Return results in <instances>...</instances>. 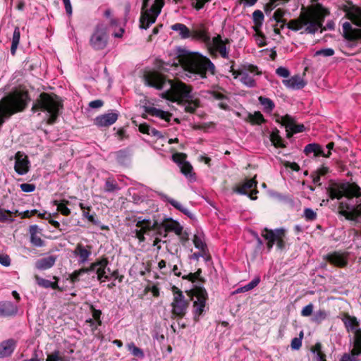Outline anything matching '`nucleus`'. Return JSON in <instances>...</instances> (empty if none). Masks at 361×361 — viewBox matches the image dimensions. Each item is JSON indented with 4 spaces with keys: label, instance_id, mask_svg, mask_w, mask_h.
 I'll return each mask as SVG.
<instances>
[{
    "label": "nucleus",
    "instance_id": "27",
    "mask_svg": "<svg viewBox=\"0 0 361 361\" xmlns=\"http://www.w3.org/2000/svg\"><path fill=\"white\" fill-rule=\"evenodd\" d=\"M56 259V257L54 255H49L39 259L37 260L35 264V268L39 270H46L50 269L54 265Z\"/></svg>",
    "mask_w": 361,
    "mask_h": 361
},
{
    "label": "nucleus",
    "instance_id": "61",
    "mask_svg": "<svg viewBox=\"0 0 361 361\" xmlns=\"http://www.w3.org/2000/svg\"><path fill=\"white\" fill-rule=\"evenodd\" d=\"M329 171V169L327 166H322L319 169H317V185H321V183H319V176H325L327 174Z\"/></svg>",
    "mask_w": 361,
    "mask_h": 361
},
{
    "label": "nucleus",
    "instance_id": "6",
    "mask_svg": "<svg viewBox=\"0 0 361 361\" xmlns=\"http://www.w3.org/2000/svg\"><path fill=\"white\" fill-rule=\"evenodd\" d=\"M287 27L293 31L313 34L316 32V8L302 11L296 19L290 20Z\"/></svg>",
    "mask_w": 361,
    "mask_h": 361
},
{
    "label": "nucleus",
    "instance_id": "8",
    "mask_svg": "<svg viewBox=\"0 0 361 361\" xmlns=\"http://www.w3.org/2000/svg\"><path fill=\"white\" fill-rule=\"evenodd\" d=\"M188 295L193 300V312L195 319L197 320L199 317L204 311L208 295L206 290L199 284L194 285L193 288L188 292Z\"/></svg>",
    "mask_w": 361,
    "mask_h": 361
},
{
    "label": "nucleus",
    "instance_id": "23",
    "mask_svg": "<svg viewBox=\"0 0 361 361\" xmlns=\"http://www.w3.org/2000/svg\"><path fill=\"white\" fill-rule=\"evenodd\" d=\"M281 120L282 124L286 128L288 137H290L293 133L302 132L304 129L303 125H296L294 119L288 115L282 117Z\"/></svg>",
    "mask_w": 361,
    "mask_h": 361
},
{
    "label": "nucleus",
    "instance_id": "38",
    "mask_svg": "<svg viewBox=\"0 0 361 361\" xmlns=\"http://www.w3.org/2000/svg\"><path fill=\"white\" fill-rule=\"evenodd\" d=\"M193 243L195 247L202 251V252H205L207 250V245L204 242V236L201 234H195L193 237Z\"/></svg>",
    "mask_w": 361,
    "mask_h": 361
},
{
    "label": "nucleus",
    "instance_id": "36",
    "mask_svg": "<svg viewBox=\"0 0 361 361\" xmlns=\"http://www.w3.org/2000/svg\"><path fill=\"white\" fill-rule=\"evenodd\" d=\"M145 111L151 116L159 117L167 121H169L171 117V114L169 112L163 111L161 109L153 106L146 107Z\"/></svg>",
    "mask_w": 361,
    "mask_h": 361
},
{
    "label": "nucleus",
    "instance_id": "9",
    "mask_svg": "<svg viewBox=\"0 0 361 361\" xmlns=\"http://www.w3.org/2000/svg\"><path fill=\"white\" fill-rule=\"evenodd\" d=\"M164 4V0H155L154 4L148 10L147 6L143 9L142 6V13L140 19V27L141 29H147L150 25L153 24L157 19V17L161 12V8Z\"/></svg>",
    "mask_w": 361,
    "mask_h": 361
},
{
    "label": "nucleus",
    "instance_id": "39",
    "mask_svg": "<svg viewBox=\"0 0 361 361\" xmlns=\"http://www.w3.org/2000/svg\"><path fill=\"white\" fill-rule=\"evenodd\" d=\"M334 143L333 142H329L324 149L322 145L317 144V157L322 156L324 157H329L331 154V150L333 149Z\"/></svg>",
    "mask_w": 361,
    "mask_h": 361
},
{
    "label": "nucleus",
    "instance_id": "15",
    "mask_svg": "<svg viewBox=\"0 0 361 361\" xmlns=\"http://www.w3.org/2000/svg\"><path fill=\"white\" fill-rule=\"evenodd\" d=\"M250 73L253 75H260L261 72L258 71L257 67L253 65L249 64L243 66V71L240 73L241 74L240 80L245 86L254 87L256 86V82L252 76L250 75Z\"/></svg>",
    "mask_w": 361,
    "mask_h": 361
},
{
    "label": "nucleus",
    "instance_id": "1",
    "mask_svg": "<svg viewBox=\"0 0 361 361\" xmlns=\"http://www.w3.org/2000/svg\"><path fill=\"white\" fill-rule=\"evenodd\" d=\"M176 55L172 61L163 62L160 68L164 71H168V66L177 68L180 66L185 71V75L192 80L207 78V73L215 74L214 64L209 58L199 52L178 48Z\"/></svg>",
    "mask_w": 361,
    "mask_h": 361
},
{
    "label": "nucleus",
    "instance_id": "45",
    "mask_svg": "<svg viewBox=\"0 0 361 361\" xmlns=\"http://www.w3.org/2000/svg\"><path fill=\"white\" fill-rule=\"evenodd\" d=\"M119 190L118 184L114 179L108 178L105 182L104 191L111 192Z\"/></svg>",
    "mask_w": 361,
    "mask_h": 361
},
{
    "label": "nucleus",
    "instance_id": "31",
    "mask_svg": "<svg viewBox=\"0 0 361 361\" xmlns=\"http://www.w3.org/2000/svg\"><path fill=\"white\" fill-rule=\"evenodd\" d=\"M163 199L164 201L169 202L170 204H171L174 208H176L177 210L181 212L185 215L188 216L190 219H193L195 218V216L186 207H185L180 202L169 197L166 195L163 196Z\"/></svg>",
    "mask_w": 361,
    "mask_h": 361
},
{
    "label": "nucleus",
    "instance_id": "44",
    "mask_svg": "<svg viewBox=\"0 0 361 361\" xmlns=\"http://www.w3.org/2000/svg\"><path fill=\"white\" fill-rule=\"evenodd\" d=\"M248 118L250 122L252 124H261L265 121L263 115L259 111L249 114Z\"/></svg>",
    "mask_w": 361,
    "mask_h": 361
},
{
    "label": "nucleus",
    "instance_id": "63",
    "mask_svg": "<svg viewBox=\"0 0 361 361\" xmlns=\"http://www.w3.org/2000/svg\"><path fill=\"white\" fill-rule=\"evenodd\" d=\"M304 152L306 154H309L311 152L314 153V155L316 156V143H311L307 145L304 149Z\"/></svg>",
    "mask_w": 361,
    "mask_h": 361
},
{
    "label": "nucleus",
    "instance_id": "56",
    "mask_svg": "<svg viewBox=\"0 0 361 361\" xmlns=\"http://www.w3.org/2000/svg\"><path fill=\"white\" fill-rule=\"evenodd\" d=\"M334 54V50L331 48H326L317 50V56H331Z\"/></svg>",
    "mask_w": 361,
    "mask_h": 361
},
{
    "label": "nucleus",
    "instance_id": "42",
    "mask_svg": "<svg viewBox=\"0 0 361 361\" xmlns=\"http://www.w3.org/2000/svg\"><path fill=\"white\" fill-rule=\"evenodd\" d=\"M54 205L57 206V210L64 216H68L71 214V210L66 207V204H68V201L62 200L61 202H59L57 200L54 201Z\"/></svg>",
    "mask_w": 361,
    "mask_h": 361
},
{
    "label": "nucleus",
    "instance_id": "48",
    "mask_svg": "<svg viewBox=\"0 0 361 361\" xmlns=\"http://www.w3.org/2000/svg\"><path fill=\"white\" fill-rule=\"evenodd\" d=\"M179 167L180 169V171L182 172V173L184 174L185 176L190 177L192 176V166L188 161L183 163V164H182Z\"/></svg>",
    "mask_w": 361,
    "mask_h": 361
},
{
    "label": "nucleus",
    "instance_id": "35",
    "mask_svg": "<svg viewBox=\"0 0 361 361\" xmlns=\"http://www.w3.org/2000/svg\"><path fill=\"white\" fill-rule=\"evenodd\" d=\"M35 279L37 284L41 287H43L45 288H51L54 290H56V289L61 290V288L58 286L59 278L56 276L53 277V279L55 280L54 282H52L47 279H44L37 275H36L35 276Z\"/></svg>",
    "mask_w": 361,
    "mask_h": 361
},
{
    "label": "nucleus",
    "instance_id": "29",
    "mask_svg": "<svg viewBox=\"0 0 361 361\" xmlns=\"http://www.w3.org/2000/svg\"><path fill=\"white\" fill-rule=\"evenodd\" d=\"M16 347V342L13 339L4 341L0 343V357L10 356Z\"/></svg>",
    "mask_w": 361,
    "mask_h": 361
},
{
    "label": "nucleus",
    "instance_id": "52",
    "mask_svg": "<svg viewBox=\"0 0 361 361\" xmlns=\"http://www.w3.org/2000/svg\"><path fill=\"white\" fill-rule=\"evenodd\" d=\"M47 361H63V359L59 350H54L47 355Z\"/></svg>",
    "mask_w": 361,
    "mask_h": 361
},
{
    "label": "nucleus",
    "instance_id": "32",
    "mask_svg": "<svg viewBox=\"0 0 361 361\" xmlns=\"http://www.w3.org/2000/svg\"><path fill=\"white\" fill-rule=\"evenodd\" d=\"M163 199L164 201L169 202L170 204H171L174 208H176L177 210L181 212L185 215L188 216L190 219H193L195 218V216L186 207H185L180 202L169 197L166 195L163 196Z\"/></svg>",
    "mask_w": 361,
    "mask_h": 361
},
{
    "label": "nucleus",
    "instance_id": "34",
    "mask_svg": "<svg viewBox=\"0 0 361 361\" xmlns=\"http://www.w3.org/2000/svg\"><path fill=\"white\" fill-rule=\"evenodd\" d=\"M17 308L11 302H0V317H8L15 314Z\"/></svg>",
    "mask_w": 361,
    "mask_h": 361
},
{
    "label": "nucleus",
    "instance_id": "2",
    "mask_svg": "<svg viewBox=\"0 0 361 361\" xmlns=\"http://www.w3.org/2000/svg\"><path fill=\"white\" fill-rule=\"evenodd\" d=\"M331 200L337 199L341 214L347 219L360 222L361 219V192L355 183H331L326 188Z\"/></svg>",
    "mask_w": 361,
    "mask_h": 361
},
{
    "label": "nucleus",
    "instance_id": "62",
    "mask_svg": "<svg viewBox=\"0 0 361 361\" xmlns=\"http://www.w3.org/2000/svg\"><path fill=\"white\" fill-rule=\"evenodd\" d=\"M271 140L276 147L282 146L281 139L278 135L272 133L271 135Z\"/></svg>",
    "mask_w": 361,
    "mask_h": 361
},
{
    "label": "nucleus",
    "instance_id": "57",
    "mask_svg": "<svg viewBox=\"0 0 361 361\" xmlns=\"http://www.w3.org/2000/svg\"><path fill=\"white\" fill-rule=\"evenodd\" d=\"M276 73L282 78H288L290 75V71L288 68L280 66L276 70Z\"/></svg>",
    "mask_w": 361,
    "mask_h": 361
},
{
    "label": "nucleus",
    "instance_id": "13",
    "mask_svg": "<svg viewBox=\"0 0 361 361\" xmlns=\"http://www.w3.org/2000/svg\"><path fill=\"white\" fill-rule=\"evenodd\" d=\"M136 227L137 228L133 231L135 237L140 242H144L145 240V234L150 231L157 229V222H152L149 219L138 217L137 219Z\"/></svg>",
    "mask_w": 361,
    "mask_h": 361
},
{
    "label": "nucleus",
    "instance_id": "59",
    "mask_svg": "<svg viewBox=\"0 0 361 361\" xmlns=\"http://www.w3.org/2000/svg\"><path fill=\"white\" fill-rule=\"evenodd\" d=\"M304 216L307 221H312L316 218V214L310 208H306L304 211Z\"/></svg>",
    "mask_w": 361,
    "mask_h": 361
},
{
    "label": "nucleus",
    "instance_id": "41",
    "mask_svg": "<svg viewBox=\"0 0 361 361\" xmlns=\"http://www.w3.org/2000/svg\"><path fill=\"white\" fill-rule=\"evenodd\" d=\"M259 102L263 106L264 110L267 112H271L275 107L274 102L269 98L264 97L260 96L259 97Z\"/></svg>",
    "mask_w": 361,
    "mask_h": 361
},
{
    "label": "nucleus",
    "instance_id": "64",
    "mask_svg": "<svg viewBox=\"0 0 361 361\" xmlns=\"http://www.w3.org/2000/svg\"><path fill=\"white\" fill-rule=\"evenodd\" d=\"M0 264L4 267H8L11 264V260L7 255L0 254Z\"/></svg>",
    "mask_w": 361,
    "mask_h": 361
},
{
    "label": "nucleus",
    "instance_id": "20",
    "mask_svg": "<svg viewBox=\"0 0 361 361\" xmlns=\"http://www.w3.org/2000/svg\"><path fill=\"white\" fill-rule=\"evenodd\" d=\"M329 13V9L317 2V31L320 30V32H322L323 30H334L335 29V23L333 20H329L324 27L322 25L323 19Z\"/></svg>",
    "mask_w": 361,
    "mask_h": 361
},
{
    "label": "nucleus",
    "instance_id": "4",
    "mask_svg": "<svg viewBox=\"0 0 361 361\" xmlns=\"http://www.w3.org/2000/svg\"><path fill=\"white\" fill-rule=\"evenodd\" d=\"M27 92L15 91L0 101V125L4 119L18 111H23L28 101Z\"/></svg>",
    "mask_w": 361,
    "mask_h": 361
},
{
    "label": "nucleus",
    "instance_id": "10",
    "mask_svg": "<svg viewBox=\"0 0 361 361\" xmlns=\"http://www.w3.org/2000/svg\"><path fill=\"white\" fill-rule=\"evenodd\" d=\"M173 293V300L171 302V313L177 317H183L188 310L189 301L187 300L183 293L176 286H173L171 288Z\"/></svg>",
    "mask_w": 361,
    "mask_h": 361
},
{
    "label": "nucleus",
    "instance_id": "22",
    "mask_svg": "<svg viewBox=\"0 0 361 361\" xmlns=\"http://www.w3.org/2000/svg\"><path fill=\"white\" fill-rule=\"evenodd\" d=\"M341 320L348 332H354L353 340L356 338L357 335L361 336V329L360 328V322L355 317L350 316L348 314H344L341 317Z\"/></svg>",
    "mask_w": 361,
    "mask_h": 361
},
{
    "label": "nucleus",
    "instance_id": "53",
    "mask_svg": "<svg viewBox=\"0 0 361 361\" xmlns=\"http://www.w3.org/2000/svg\"><path fill=\"white\" fill-rule=\"evenodd\" d=\"M260 282L259 276L255 277L250 283L244 286V290L249 291L255 288Z\"/></svg>",
    "mask_w": 361,
    "mask_h": 361
},
{
    "label": "nucleus",
    "instance_id": "18",
    "mask_svg": "<svg viewBox=\"0 0 361 361\" xmlns=\"http://www.w3.org/2000/svg\"><path fill=\"white\" fill-rule=\"evenodd\" d=\"M15 171L18 175L26 174L30 169V161L27 156L22 152H18L15 154Z\"/></svg>",
    "mask_w": 361,
    "mask_h": 361
},
{
    "label": "nucleus",
    "instance_id": "49",
    "mask_svg": "<svg viewBox=\"0 0 361 361\" xmlns=\"http://www.w3.org/2000/svg\"><path fill=\"white\" fill-rule=\"evenodd\" d=\"M253 21L255 25H261L264 20V14L259 10H256L252 13Z\"/></svg>",
    "mask_w": 361,
    "mask_h": 361
},
{
    "label": "nucleus",
    "instance_id": "17",
    "mask_svg": "<svg viewBox=\"0 0 361 361\" xmlns=\"http://www.w3.org/2000/svg\"><path fill=\"white\" fill-rule=\"evenodd\" d=\"M227 41V39L223 40L220 35L214 37L211 40V44L208 45L209 47L210 54L214 55L218 51L224 59H228V51L226 47V42Z\"/></svg>",
    "mask_w": 361,
    "mask_h": 361
},
{
    "label": "nucleus",
    "instance_id": "50",
    "mask_svg": "<svg viewBox=\"0 0 361 361\" xmlns=\"http://www.w3.org/2000/svg\"><path fill=\"white\" fill-rule=\"evenodd\" d=\"M186 155L183 153H175L172 155V159L174 162L178 164V166H181L183 163H185Z\"/></svg>",
    "mask_w": 361,
    "mask_h": 361
},
{
    "label": "nucleus",
    "instance_id": "51",
    "mask_svg": "<svg viewBox=\"0 0 361 361\" xmlns=\"http://www.w3.org/2000/svg\"><path fill=\"white\" fill-rule=\"evenodd\" d=\"M201 274V269H198L195 273H190L187 275H184L182 276L183 279H187L192 283H195L197 280L200 279V275Z\"/></svg>",
    "mask_w": 361,
    "mask_h": 361
},
{
    "label": "nucleus",
    "instance_id": "7",
    "mask_svg": "<svg viewBox=\"0 0 361 361\" xmlns=\"http://www.w3.org/2000/svg\"><path fill=\"white\" fill-rule=\"evenodd\" d=\"M348 18L356 26L353 27L349 22H345L342 25L343 37L348 41L352 42L350 47L356 46L354 42L361 39V9L355 8L348 13Z\"/></svg>",
    "mask_w": 361,
    "mask_h": 361
},
{
    "label": "nucleus",
    "instance_id": "54",
    "mask_svg": "<svg viewBox=\"0 0 361 361\" xmlns=\"http://www.w3.org/2000/svg\"><path fill=\"white\" fill-rule=\"evenodd\" d=\"M351 233L353 235V242L357 247H361V232L357 230H352Z\"/></svg>",
    "mask_w": 361,
    "mask_h": 361
},
{
    "label": "nucleus",
    "instance_id": "3",
    "mask_svg": "<svg viewBox=\"0 0 361 361\" xmlns=\"http://www.w3.org/2000/svg\"><path fill=\"white\" fill-rule=\"evenodd\" d=\"M145 82L147 85L157 90L163 89L168 83L169 89L162 93L163 98L178 103L185 102V110L188 112L192 113L199 106V100L194 99L192 95L191 87L181 81L173 82L170 80H166L157 72H149L145 75Z\"/></svg>",
    "mask_w": 361,
    "mask_h": 361
},
{
    "label": "nucleus",
    "instance_id": "55",
    "mask_svg": "<svg viewBox=\"0 0 361 361\" xmlns=\"http://www.w3.org/2000/svg\"><path fill=\"white\" fill-rule=\"evenodd\" d=\"M285 15V11L281 8H278L274 13L273 18L278 23H283V17Z\"/></svg>",
    "mask_w": 361,
    "mask_h": 361
},
{
    "label": "nucleus",
    "instance_id": "46",
    "mask_svg": "<svg viewBox=\"0 0 361 361\" xmlns=\"http://www.w3.org/2000/svg\"><path fill=\"white\" fill-rule=\"evenodd\" d=\"M303 338V331H300L298 337L292 339L290 346L293 350H298L302 345V340Z\"/></svg>",
    "mask_w": 361,
    "mask_h": 361
},
{
    "label": "nucleus",
    "instance_id": "24",
    "mask_svg": "<svg viewBox=\"0 0 361 361\" xmlns=\"http://www.w3.org/2000/svg\"><path fill=\"white\" fill-rule=\"evenodd\" d=\"M325 259L335 266L343 267L348 263V254L345 252H334L328 254Z\"/></svg>",
    "mask_w": 361,
    "mask_h": 361
},
{
    "label": "nucleus",
    "instance_id": "16",
    "mask_svg": "<svg viewBox=\"0 0 361 361\" xmlns=\"http://www.w3.org/2000/svg\"><path fill=\"white\" fill-rule=\"evenodd\" d=\"M190 32V37L192 39L201 41L207 45L211 44L210 35L207 27L202 23L194 25Z\"/></svg>",
    "mask_w": 361,
    "mask_h": 361
},
{
    "label": "nucleus",
    "instance_id": "28",
    "mask_svg": "<svg viewBox=\"0 0 361 361\" xmlns=\"http://www.w3.org/2000/svg\"><path fill=\"white\" fill-rule=\"evenodd\" d=\"M161 225L166 232H174L178 235L182 234L183 228L177 221L166 219Z\"/></svg>",
    "mask_w": 361,
    "mask_h": 361
},
{
    "label": "nucleus",
    "instance_id": "5",
    "mask_svg": "<svg viewBox=\"0 0 361 361\" xmlns=\"http://www.w3.org/2000/svg\"><path fill=\"white\" fill-rule=\"evenodd\" d=\"M61 107L62 104L56 95L43 92L36 99L32 111L34 112L37 111L47 112L49 115L47 123L53 124L55 123L59 116V109Z\"/></svg>",
    "mask_w": 361,
    "mask_h": 361
},
{
    "label": "nucleus",
    "instance_id": "47",
    "mask_svg": "<svg viewBox=\"0 0 361 361\" xmlns=\"http://www.w3.org/2000/svg\"><path fill=\"white\" fill-rule=\"evenodd\" d=\"M87 274L86 268H82L79 270H75L69 276L71 283H74L79 281V277L83 274Z\"/></svg>",
    "mask_w": 361,
    "mask_h": 361
},
{
    "label": "nucleus",
    "instance_id": "58",
    "mask_svg": "<svg viewBox=\"0 0 361 361\" xmlns=\"http://www.w3.org/2000/svg\"><path fill=\"white\" fill-rule=\"evenodd\" d=\"M313 309H314L313 304L310 303L309 305L305 306L302 308V310L301 311V314L303 317H308V316L311 315V314L312 313Z\"/></svg>",
    "mask_w": 361,
    "mask_h": 361
},
{
    "label": "nucleus",
    "instance_id": "12",
    "mask_svg": "<svg viewBox=\"0 0 361 361\" xmlns=\"http://www.w3.org/2000/svg\"><path fill=\"white\" fill-rule=\"evenodd\" d=\"M109 261L106 258H102L97 259L92 263L90 267H86L87 273L94 272L97 275V279L100 282H104L106 280L109 279V276L106 274V270L110 271L108 268Z\"/></svg>",
    "mask_w": 361,
    "mask_h": 361
},
{
    "label": "nucleus",
    "instance_id": "25",
    "mask_svg": "<svg viewBox=\"0 0 361 361\" xmlns=\"http://www.w3.org/2000/svg\"><path fill=\"white\" fill-rule=\"evenodd\" d=\"M91 246H84L83 245L78 243L74 251L73 255L78 257V263L80 264L86 263L92 254Z\"/></svg>",
    "mask_w": 361,
    "mask_h": 361
},
{
    "label": "nucleus",
    "instance_id": "26",
    "mask_svg": "<svg viewBox=\"0 0 361 361\" xmlns=\"http://www.w3.org/2000/svg\"><path fill=\"white\" fill-rule=\"evenodd\" d=\"M117 119L118 114L110 112L97 116L94 119V124L98 127H108L114 124Z\"/></svg>",
    "mask_w": 361,
    "mask_h": 361
},
{
    "label": "nucleus",
    "instance_id": "40",
    "mask_svg": "<svg viewBox=\"0 0 361 361\" xmlns=\"http://www.w3.org/2000/svg\"><path fill=\"white\" fill-rule=\"evenodd\" d=\"M20 37V29L18 27H16L13 31V37H12V43L11 47V52L13 55L16 54V51L19 44Z\"/></svg>",
    "mask_w": 361,
    "mask_h": 361
},
{
    "label": "nucleus",
    "instance_id": "19",
    "mask_svg": "<svg viewBox=\"0 0 361 361\" xmlns=\"http://www.w3.org/2000/svg\"><path fill=\"white\" fill-rule=\"evenodd\" d=\"M361 360V335H357L353 341V348L350 353H345L341 361H360Z\"/></svg>",
    "mask_w": 361,
    "mask_h": 361
},
{
    "label": "nucleus",
    "instance_id": "37",
    "mask_svg": "<svg viewBox=\"0 0 361 361\" xmlns=\"http://www.w3.org/2000/svg\"><path fill=\"white\" fill-rule=\"evenodd\" d=\"M171 29L173 31L178 32L182 39H188L191 36L190 30L183 23H175L171 25Z\"/></svg>",
    "mask_w": 361,
    "mask_h": 361
},
{
    "label": "nucleus",
    "instance_id": "60",
    "mask_svg": "<svg viewBox=\"0 0 361 361\" xmlns=\"http://www.w3.org/2000/svg\"><path fill=\"white\" fill-rule=\"evenodd\" d=\"M20 188L24 192H32L35 190V185L30 183H23L20 185Z\"/></svg>",
    "mask_w": 361,
    "mask_h": 361
},
{
    "label": "nucleus",
    "instance_id": "33",
    "mask_svg": "<svg viewBox=\"0 0 361 361\" xmlns=\"http://www.w3.org/2000/svg\"><path fill=\"white\" fill-rule=\"evenodd\" d=\"M30 242L35 247H42L44 242L39 235V228L37 225L30 226Z\"/></svg>",
    "mask_w": 361,
    "mask_h": 361
},
{
    "label": "nucleus",
    "instance_id": "43",
    "mask_svg": "<svg viewBox=\"0 0 361 361\" xmlns=\"http://www.w3.org/2000/svg\"><path fill=\"white\" fill-rule=\"evenodd\" d=\"M126 347L128 348V350L129 352H130V353L133 356L137 357L139 358L144 357L145 355H144L142 350H141L140 348L137 347L134 343L131 342V343H128Z\"/></svg>",
    "mask_w": 361,
    "mask_h": 361
},
{
    "label": "nucleus",
    "instance_id": "11",
    "mask_svg": "<svg viewBox=\"0 0 361 361\" xmlns=\"http://www.w3.org/2000/svg\"><path fill=\"white\" fill-rule=\"evenodd\" d=\"M285 230L283 228H276L275 230H269L265 228L262 232V237L267 240V247L270 250L275 243L279 249H283L285 247L284 237Z\"/></svg>",
    "mask_w": 361,
    "mask_h": 361
},
{
    "label": "nucleus",
    "instance_id": "14",
    "mask_svg": "<svg viewBox=\"0 0 361 361\" xmlns=\"http://www.w3.org/2000/svg\"><path fill=\"white\" fill-rule=\"evenodd\" d=\"M107 33L103 25H98L90 37V45L97 50H101L107 44Z\"/></svg>",
    "mask_w": 361,
    "mask_h": 361
},
{
    "label": "nucleus",
    "instance_id": "21",
    "mask_svg": "<svg viewBox=\"0 0 361 361\" xmlns=\"http://www.w3.org/2000/svg\"><path fill=\"white\" fill-rule=\"evenodd\" d=\"M257 182L254 179L247 180L242 185L234 189V191L240 195H247L252 200L257 199L258 191L255 189Z\"/></svg>",
    "mask_w": 361,
    "mask_h": 361
},
{
    "label": "nucleus",
    "instance_id": "30",
    "mask_svg": "<svg viewBox=\"0 0 361 361\" xmlns=\"http://www.w3.org/2000/svg\"><path fill=\"white\" fill-rule=\"evenodd\" d=\"M283 83L286 87L293 90L301 89L305 85L303 80L298 75H295L288 79L283 80Z\"/></svg>",
    "mask_w": 361,
    "mask_h": 361
}]
</instances>
